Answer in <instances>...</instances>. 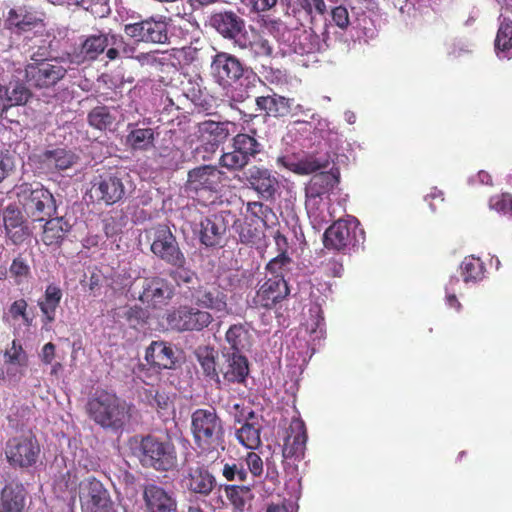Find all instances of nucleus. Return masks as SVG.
Wrapping results in <instances>:
<instances>
[{
    "label": "nucleus",
    "mask_w": 512,
    "mask_h": 512,
    "mask_svg": "<svg viewBox=\"0 0 512 512\" xmlns=\"http://www.w3.org/2000/svg\"><path fill=\"white\" fill-rule=\"evenodd\" d=\"M196 357L204 375L221 388L222 381L221 377H219V361L221 355L219 356L218 352L213 347L203 346L196 350Z\"/></svg>",
    "instance_id": "4c0bfd02"
},
{
    "label": "nucleus",
    "mask_w": 512,
    "mask_h": 512,
    "mask_svg": "<svg viewBox=\"0 0 512 512\" xmlns=\"http://www.w3.org/2000/svg\"><path fill=\"white\" fill-rule=\"evenodd\" d=\"M222 475L227 481L245 482L248 478V472L243 463H226L222 469Z\"/></svg>",
    "instance_id": "052dcab7"
},
{
    "label": "nucleus",
    "mask_w": 512,
    "mask_h": 512,
    "mask_svg": "<svg viewBox=\"0 0 512 512\" xmlns=\"http://www.w3.org/2000/svg\"><path fill=\"white\" fill-rule=\"evenodd\" d=\"M192 297L196 306L210 310L212 315L223 317L229 313L227 294L219 285H200L192 293Z\"/></svg>",
    "instance_id": "412c9836"
},
{
    "label": "nucleus",
    "mask_w": 512,
    "mask_h": 512,
    "mask_svg": "<svg viewBox=\"0 0 512 512\" xmlns=\"http://www.w3.org/2000/svg\"><path fill=\"white\" fill-rule=\"evenodd\" d=\"M126 193L123 179L115 174H105L97 177L91 187L92 197L111 205L120 201Z\"/></svg>",
    "instance_id": "bb28decb"
},
{
    "label": "nucleus",
    "mask_w": 512,
    "mask_h": 512,
    "mask_svg": "<svg viewBox=\"0 0 512 512\" xmlns=\"http://www.w3.org/2000/svg\"><path fill=\"white\" fill-rule=\"evenodd\" d=\"M226 341L236 353L251 346V334L244 324L232 325L226 332Z\"/></svg>",
    "instance_id": "de8ad7c7"
},
{
    "label": "nucleus",
    "mask_w": 512,
    "mask_h": 512,
    "mask_svg": "<svg viewBox=\"0 0 512 512\" xmlns=\"http://www.w3.org/2000/svg\"><path fill=\"white\" fill-rule=\"evenodd\" d=\"M142 499L145 512H177L175 494L155 483L143 486Z\"/></svg>",
    "instance_id": "a878e982"
},
{
    "label": "nucleus",
    "mask_w": 512,
    "mask_h": 512,
    "mask_svg": "<svg viewBox=\"0 0 512 512\" xmlns=\"http://www.w3.org/2000/svg\"><path fill=\"white\" fill-rule=\"evenodd\" d=\"M126 144L134 151H149L155 147L159 133L150 127H140L138 123L127 125Z\"/></svg>",
    "instance_id": "2f4dec72"
},
{
    "label": "nucleus",
    "mask_w": 512,
    "mask_h": 512,
    "mask_svg": "<svg viewBox=\"0 0 512 512\" xmlns=\"http://www.w3.org/2000/svg\"><path fill=\"white\" fill-rule=\"evenodd\" d=\"M133 454L145 468L158 472H168L177 466V453L174 445L167 440H161L148 435L135 442Z\"/></svg>",
    "instance_id": "39448f33"
},
{
    "label": "nucleus",
    "mask_w": 512,
    "mask_h": 512,
    "mask_svg": "<svg viewBox=\"0 0 512 512\" xmlns=\"http://www.w3.org/2000/svg\"><path fill=\"white\" fill-rule=\"evenodd\" d=\"M26 494L23 484L17 482L6 484L0 496V512H22Z\"/></svg>",
    "instance_id": "f704fd0d"
},
{
    "label": "nucleus",
    "mask_w": 512,
    "mask_h": 512,
    "mask_svg": "<svg viewBox=\"0 0 512 512\" xmlns=\"http://www.w3.org/2000/svg\"><path fill=\"white\" fill-rule=\"evenodd\" d=\"M39 445L31 436H18L8 440L5 454L8 462L14 467H29L36 463Z\"/></svg>",
    "instance_id": "aec40b11"
},
{
    "label": "nucleus",
    "mask_w": 512,
    "mask_h": 512,
    "mask_svg": "<svg viewBox=\"0 0 512 512\" xmlns=\"http://www.w3.org/2000/svg\"><path fill=\"white\" fill-rule=\"evenodd\" d=\"M180 487L198 497H209L217 488V480L208 467L200 462L186 460L180 472Z\"/></svg>",
    "instance_id": "1a4fd4ad"
},
{
    "label": "nucleus",
    "mask_w": 512,
    "mask_h": 512,
    "mask_svg": "<svg viewBox=\"0 0 512 512\" xmlns=\"http://www.w3.org/2000/svg\"><path fill=\"white\" fill-rule=\"evenodd\" d=\"M249 374L248 360L236 352H223L219 361V377L222 386L232 383L243 384Z\"/></svg>",
    "instance_id": "b1692460"
},
{
    "label": "nucleus",
    "mask_w": 512,
    "mask_h": 512,
    "mask_svg": "<svg viewBox=\"0 0 512 512\" xmlns=\"http://www.w3.org/2000/svg\"><path fill=\"white\" fill-rule=\"evenodd\" d=\"M332 20L337 27L342 30L351 27V21L348 10L344 6H337L331 11Z\"/></svg>",
    "instance_id": "774afa93"
},
{
    "label": "nucleus",
    "mask_w": 512,
    "mask_h": 512,
    "mask_svg": "<svg viewBox=\"0 0 512 512\" xmlns=\"http://www.w3.org/2000/svg\"><path fill=\"white\" fill-rule=\"evenodd\" d=\"M67 70L58 59L28 63L23 71L26 81L36 88H49L64 78Z\"/></svg>",
    "instance_id": "f3484780"
},
{
    "label": "nucleus",
    "mask_w": 512,
    "mask_h": 512,
    "mask_svg": "<svg viewBox=\"0 0 512 512\" xmlns=\"http://www.w3.org/2000/svg\"><path fill=\"white\" fill-rule=\"evenodd\" d=\"M123 45V37L111 31L90 34L82 41L77 57L80 61H94L106 51L109 60L120 57V47Z\"/></svg>",
    "instance_id": "9d476101"
},
{
    "label": "nucleus",
    "mask_w": 512,
    "mask_h": 512,
    "mask_svg": "<svg viewBox=\"0 0 512 512\" xmlns=\"http://www.w3.org/2000/svg\"><path fill=\"white\" fill-rule=\"evenodd\" d=\"M224 491L232 506V512H247L249 510L253 499L249 486L225 485Z\"/></svg>",
    "instance_id": "ea45409f"
},
{
    "label": "nucleus",
    "mask_w": 512,
    "mask_h": 512,
    "mask_svg": "<svg viewBox=\"0 0 512 512\" xmlns=\"http://www.w3.org/2000/svg\"><path fill=\"white\" fill-rule=\"evenodd\" d=\"M263 149L264 145L256 137L255 132L239 133L232 139V151L223 153L220 164L229 170H241Z\"/></svg>",
    "instance_id": "f8f14e48"
},
{
    "label": "nucleus",
    "mask_w": 512,
    "mask_h": 512,
    "mask_svg": "<svg viewBox=\"0 0 512 512\" xmlns=\"http://www.w3.org/2000/svg\"><path fill=\"white\" fill-rule=\"evenodd\" d=\"M22 71H16L8 83L0 84V118L9 109L25 105L32 97L31 90L20 78Z\"/></svg>",
    "instance_id": "5701e85b"
},
{
    "label": "nucleus",
    "mask_w": 512,
    "mask_h": 512,
    "mask_svg": "<svg viewBox=\"0 0 512 512\" xmlns=\"http://www.w3.org/2000/svg\"><path fill=\"white\" fill-rule=\"evenodd\" d=\"M229 122H216L207 120L198 125V138L201 143L197 150L203 149L213 154L220 144L224 143L230 135Z\"/></svg>",
    "instance_id": "cd10ccee"
},
{
    "label": "nucleus",
    "mask_w": 512,
    "mask_h": 512,
    "mask_svg": "<svg viewBox=\"0 0 512 512\" xmlns=\"http://www.w3.org/2000/svg\"><path fill=\"white\" fill-rule=\"evenodd\" d=\"M255 104L257 111L273 117H284L292 111V99L278 94L256 97Z\"/></svg>",
    "instance_id": "e433bc0d"
},
{
    "label": "nucleus",
    "mask_w": 512,
    "mask_h": 512,
    "mask_svg": "<svg viewBox=\"0 0 512 512\" xmlns=\"http://www.w3.org/2000/svg\"><path fill=\"white\" fill-rule=\"evenodd\" d=\"M146 361L159 369H172L176 355L170 345L163 341H153L146 349Z\"/></svg>",
    "instance_id": "c9c22d12"
},
{
    "label": "nucleus",
    "mask_w": 512,
    "mask_h": 512,
    "mask_svg": "<svg viewBox=\"0 0 512 512\" xmlns=\"http://www.w3.org/2000/svg\"><path fill=\"white\" fill-rule=\"evenodd\" d=\"M28 360L19 361H4L3 366L0 367V380L8 382L10 385L18 384L24 377Z\"/></svg>",
    "instance_id": "09e8293b"
},
{
    "label": "nucleus",
    "mask_w": 512,
    "mask_h": 512,
    "mask_svg": "<svg viewBox=\"0 0 512 512\" xmlns=\"http://www.w3.org/2000/svg\"><path fill=\"white\" fill-rule=\"evenodd\" d=\"M42 21L39 14L30 6H18L8 12L7 23L19 31H28Z\"/></svg>",
    "instance_id": "58836bf2"
},
{
    "label": "nucleus",
    "mask_w": 512,
    "mask_h": 512,
    "mask_svg": "<svg viewBox=\"0 0 512 512\" xmlns=\"http://www.w3.org/2000/svg\"><path fill=\"white\" fill-rule=\"evenodd\" d=\"M201 307L183 306L169 316L170 323L180 331H201L208 327L213 316Z\"/></svg>",
    "instance_id": "4be33fe9"
},
{
    "label": "nucleus",
    "mask_w": 512,
    "mask_h": 512,
    "mask_svg": "<svg viewBox=\"0 0 512 512\" xmlns=\"http://www.w3.org/2000/svg\"><path fill=\"white\" fill-rule=\"evenodd\" d=\"M79 498L81 512H117L109 491L94 477L81 482Z\"/></svg>",
    "instance_id": "ddd939ff"
},
{
    "label": "nucleus",
    "mask_w": 512,
    "mask_h": 512,
    "mask_svg": "<svg viewBox=\"0 0 512 512\" xmlns=\"http://www.w3.org/2000/svg\"><path fill=\"white\" fill-rule=\"evenodd\" d=\"M144 398L150 406L158 409L166 410L170 405V397L153 386L144 391Z\"/></svg>",
    "instance_id": "4d7b16f0"
},
{
    "label": "nucleus",
    "mask_w": 512,
    "mask_h": 512,
    "mask_svg": "<svg viewBox=\"0 0 512 512\" xmlns=\"http://www.w3.org/2000/svg\"><path fill=\"white\" fill-rule=\"evenodd\" d=\"M40 162L51 171H64L79 161V156L66 148H54L44 151L40 156Z\"/></svg>",
    "instance_id": "473e14b6"
},
{
    "label": "nucleus",
    "mask_w": 512,
    "mask_h": 512,
    "mask_svg": "<svg viewBox=\"0 0 512 512\" xmlns=\"http://www.w3.org/2000/svg\"><path fill=\"white\" fill-rule=\"evenodd\" d=\"M278 52L281 57L296 55H312L322 51L326 47V43L321 41L319 36L311 30H301L293 32L292 30L282 27L278 28Z\"/></svg>",
    "instance_id": "6e6552de"
},
{
    "label": "nucleus",
    "mask_w": 512,
    "mask_h": 512,
    "mask_svg": "<svg viewBox=\"0 0 512 512\" xmlns=\"http://www.w3.org/2000/svg\"><path fill=\"white\" fill-rule=\"evenodd\" d=\"M199 227L201 243L207 247L219 245L226 232L224 219L219 215H212L201 219Z\"/></svg>",
    "instance_id": "72a5a7b5"
},
{
    "label": "nucleus",
    "mask_w": 512,
    "mask_h": 512,
    "mask_svg": "<svg viewBox=\"0 0 512 512\" xmlns=\"http://www.w3.org/2000/svg\"><path fill=\"white\" fill-rule=\"evenodd\" d=\"M512 22L504 19L495 39V52L499 59L512 57Z\"/></svg>",
    "instance_id": "37998d69"
},
{
    "label": "nucleus",
    "mask_w": 512,
    "mask_h": 512,
    "mask_svg": "<svg viewBox=\"0 0 512 512\" xmlns=\"http://www.w3.org/2000/svg\"><path fill=\"white\" fill-rule=\"evenodd\" d=\"M485 270L484 263L473 255L465 257L460 265V274L466 284H475L483 280Z\"/></svg>",
    "instance_id": "c03bdc74"
},
{
    "label": "nucleus",
    "mask_w": 512,
    "mask_h": 512,
    "mask_svg": "<svg viewBox=\"0 0 512 512\" xmlns=\"http://www.w3.org/2000/svg\"><path fill=\"white\" fill-rule=\"evenodd\" d=\"M226 412L234 419L237 423H242L247 420L256 418L254 411H245L243 403L229 401L224 406Z\"/></svg>",
    "instance_id": "bf43d9fd"
},
{
    "label": "nucleus",
    "mask_w": 512,
    "mask_h": 512,
    "mask_svg": "<svg viewBox=\"0 0 512 512\" xmlns=\"http://www.w3.org/2000/svg\"><path fill=\"white\" fill-rule=\"evenodd\" d=\"M351 29L355 31L358 39L368 41L377 35L375 21L365 12L356 13L351 21Z\"/></svg>",
    "instance_id": "49530a36"
},
{
    "label": "nucleus",
    "mask_w": 512,
    "mask_h": 512,
    "mask_svg": "<svg viewBox=\"0 0 512 512\" xmlns=\"http://www.w3.org/2000/svg\"><path fill=\"white\" fill-rule=\"evenodd\" d=\"M133 406L114 393L97 391L87 403L89 417L104 429L118 431L132 417Z\"/></svg>",
    "instance_id": "20e7f679"
},
{
    "label": "nucleus",
    "mask_w": 512,
    "mask_h": 512,
    "mask_svg": "<svg viewBox=\"0 0 512 512\" xmlns=\"http://www.w3.org/2000/svg\"><path fill=\"white\" fill-rule=\"evenodd\" d=\"M291 266V258L285 253H281L267 263L266 271L271 278L285 279L286 274L291 270Z\"/></svg>",
    "instance_id": "603ef678"
},
{
    "label": "nucleus",
    "mask_w": 512,
    "mask_h": 512,
    "mask_svg": "<svg viewBox=\"0 0 512 512\" xmlns=\"http://www.w3.org/2000/svg\"><path fill=\"white\" fill-rule=\"evenodd\" d=\"M125 34L138 42L166 44L169 42L168 22L165 17H149L145 20L126 24Z\"/></svg>",
    "instance_id": "2eb2a0df"
},
{
    "label": "nucleus",
    "mask_w": 512,
    "mask_h": 512,
    "mask_svg": "<svg viewBox=\"0 0 512 512\" xmlns=\"http://www.w3.org/2000/svg\"><path fill=\"white\" fill-rule=\"evenodd\" d=\"M27 302L24 299L14 301L10 308L9 314L13 319L21 317L25 325H31L32 319L27 314Z\"/></svg>",
    "instance_id": "0e129e2a"
},
{
    "label": "nucleus",
    "mask_w": 512,
    "mask_h": 512,
    "mask_svg": "<svg viewBox=\"0 0 512 512\" xmlns=\"http://www.w3.org/2000/svg\"><path fill=\"white\" fill-rule=\"evenodd\" d=\"M261 426L255 419L242 422V426L236 431L238 441L249 449H256L260 443Z\"/></svg>",
    "instance_id": "a18cd8bd"
},
{
    "label": "nucleus",
    "mask_w": 512,
    "mask_h": 512,
    "mask_svg": "<svg viewBox=\"0 0 512 512\" xmlns=\"http://www.w3.org/2000/svg\"><path fill=\"white\" fill-rule=\"evenodd\" d=\"M2 218L5 230H11V228H17L24 224L21 211L12 205H9L4 209Z\"/></svg>",
    "instance_id": "680f3d73"
},
{
    "label": "nucleus",
    "mask_w": 512,
    "mask_h": 512,
    "mask_svg": "<svg viewBox=\"0 0 512 512\" xmlns=\"http://www.w3.org/2000/svg\"><path fill=\"white\" fill-rule=\"evenodd\" d=\"M211 74L215 81L222 87L239 85L242 88H234L231 99L243 102L250 97L251 85L259 80L257 75L246 67L235 55L227 52H217L211 62Z\"/></svg>",
    "instance_id": "f03ea898"
},
{
    "label": "nucleus",
    "mask_w": 512,
    "mask_h": 512,
    "mask_svg": "<svg viewBox=\"0 0 512 512\" xmlns=\"http://www.w3.org/2000/svg\"><path fill=\"white\" fill-rule=\"evenodd\" d=\"M118 315L124 318L133 327L144 322L148 317L147 311L138 305L126 306L120 310Z\"/></svg>",
    "instance_id": "6e6d98bb"
},
{
    "label": "nucleus",
    "mask_w": 512,
    "mask_h": 512,
    "mask_svg": "<svg viewBox=\"0 0 512 512\" xmlns=\"http://www.w3.org/2000/svg\"><path fill=\"white\" fill-rule=\"evenodd\" d=\"M446 52L448 56L457 58L471 52V44L463 39H454L446 44Z\"/></svg>",
    "instance_id": "e2e57ef3"
},
{
    "label": "nucleus",
    "mask_w": 512,
    "mask_h": 512,
    "mask_svg": "<svg viewBox=\"0 0 512 512\" xmlns=\"http://www.w3.org/2000/svg\"><path fill=\"white\" fill-rule=\"evenodd\" d=\"M247 211L262 221L265 226L274 223L276 216L273 210L262 202L253 201L247 203Z\"/></svg>",
    "instance_id": "5fc2aeb1"
},
{
    "label": "nucleus",
    "mask_w": 512,
    "mask_h": 512,
    "mask_svg": "<svg viewBox=\"0 0 512 512\" xmlns=\"http://www.w3.org/2000/svg\"><path fill=\"white\" fill-rule=\"evenodd\" d=\"M116 120L112 110L107 106H98L88 114V122L91 126L99 130H105Z\"/></svg>",
    "instance_id": "8fccbe9b"
},
{
    "label": "nucleus",
    "mask_w": 512,
    "mask_h": 512,
    "mask_svg": "<svg viewBox=\"0 0 512 512\" xmlns=\"http://www.w3.org/2000/svg\"><path fill=\"white\" fill-rule=\"evenodd\" d=\"M339 184V171L330 169L314 175L305 187V207L313 226L321 227L332 220L330 192Z\"/></svg>",
    "instance_id": "7ed1b4c3"
},
{
    "label": "nucleus",
    "mask_w": 512,
    "mask_h": 512,
    "mask_svg": "<svg viewBox=\"0 0 512 512\" xmlns=\"http://www.w3.org/2000/svg\"><path fill=\"white\" fill-rule=\"evenodd\" d=\"M191 432L200 456L210 462L221 457L226 449L225 429L214 408H199L192 413Z\"/></svg>",
    "instance_id": "f257e3e1"
},
{
    "label": "nucleus",
    "mask_w": 512,
    "mask_h": 512,
    "mask_svg": "<svg viewBox=\"0 0 512 512\" xmlns=\"http://www.w3.org/2000/svg\"><path fill=\"white\" fill-rule=\"evenodd\" d=\"M306 441L307 434L304 422L299 418H293L284 441L283 456L285 458H302Z\"/></svg>",
    "instance_id": "7c9ffc66"
},
{
    "label": "nucleus",
    "mask_w": 512,
    "mask_h": 512,
    "mask_svg": "<svg viewBox=\"0 0 512 512\" xmlns=\"http://www.w3.org/2000/svg\"><path fill=\"white\" fill-rule=\"evenodd\" d=\"M244 175L249 187L256 191L261 198L265 200L274 198L279 188V182L271 171L266 168L252 166L244 172Z\"/></svg>",
    "instance_id": "c756f323"
},
{
    "label": "nucleus",
    "mask_w": 512,
    "mask_h": 512,
    "mask_svg": "<svg viewBox=\"0 0 512 512\" xmlns=\"http://www.w3.org/2000/svg\"><path fill=\"white\" fill-rule=\"evenodd\" d=\"M277 165L298 175H309L329 168L326 155L309 153L303 150L285 151L277 158Z\"/></svg>",
    "instance_id": "4468645a"
},
{
    "label": "nucleus",
    "mask_w": 512,
    "mask_h": 512,
    "mask_svg": "<svg viewBox=\"0 0 512 512\" xmlns=\"http://www.w3.org/2000/svg\"><path fill=\"white\" fill-rule=\"evenodd\" d=\"M222 172L212 165H201L188 172L186 192L204 206L214 204L218 198Z\"/></svg>",
    "instance_id": "423d86ee"
},
{
    "label": "nucleus",
    "mask_w": 512,
    "mask_h": 512,
    "mask_svg": "<svg viewBox=\"0 0 512 512\" xmlns=\"http://www.w3.org/2000/svg\"><path fill=\"white\" fill-rule=\"evenodd\" d=\"M294 10H302L310 17L314 14L323 15L326 12L324 0H287Z\"/></svg>",
    "instance_id": "864d4df0"
},
{
    "label": "nucleus",
    "mask_w": 512,
    "mask_h": 512,
    "mask_svg": "<svg viewBox=\"0 0 512 512\" xmlns=\"http://www.w3.org/2000/svg\"><path fill=\"white\" fill-rule=\"evenodd\" d=\"M9 273L14 278L16 284L20 285L26 282L30 276V267L25 259L17 257L13 260Z\"/></svg>",
    "instance_id": "13d9d810"
},
{
    "label": "nucleus",
    "mask_w": 512,
    "mask_h": 512,
    "mask_svg": "<svg viewBox=\"0 0 512 512\" xmlns=\"http://www.w3.org/2000/svg\"><path fill=\"white\" fill-rule=\"evenodd\" d=\"M61 299V289L54 284H49L46 287L44 299L38 302L40 310L47 322L50 323L55 320L56 309L59 306Z\"/></svg>",
    "instance_id": "79ce46f5"
},
{
    "label": "nucleus",
    "mask_w": 512,
    "mask_h": 512,
    "mask_svg": "<svg viewBox=\"0 0 512 512\" xmlns=\"http://www.w3.org/2000/svg\"><path fill=\"white\" fill-rule=\"evenodd\" d=\"M278 34L273 36V40H269L264 36L259 35L254 29H249L247 34L238 44V48L246 51L254 58L259 57H278V43L276 39Z\"/></svg>",
    "instance_id": "c85d7f7f"
},
{
    "label": "nucleus",
    "mask_w": 512,
    "mask_h": 512,
    "mask_svg": "<svg viewBox=\"0 0 512 512\" xmlns=\"http://www.w3.org/2000/svg\"><path fill=\"white\" fill-rule=\"evenodd\" d=\"M16 194L25 213L34 221H44L56 214L54 196L40 183H24L17 187Z\"/></svg>",
    "instance_id": "0eeeda50"
},
{
    "label": "nucleus",
    "mask_w": 512,
    "mask_h": 512,
    "mask_svg": "<svg viewBox=\"0 0 512 512\" xmlns=\"http://www.w3.org/2000/svg\"><path fill=\"white\" fill-rule=\"evenodd\" d=\"M152 253L171 266L186 264V258L181 251L176 237L166 225H159L152 231Z\"/></svg>",
    "instance_id": "dca6fc26"
},
{
    "label": "nucleus",
    "mask_w": 512,
    "mask_h": 512,
    "mask_svg": "<svg viewBox=\"0 0 512 512\" xmlns=\"http://www.w3.org/2000/svg\"><path fill=\"white\" fill-rule=\"evenodd\" d=\"M309 315L310 319L305 323L306 333H309L313 337V340L322 338L324 335V317L320 306H311Z\"/></svg>",
    "instance_id": "3c124183"
},
{
    "label": "nucleus",
    "mask_w": 512,
    "mask_h": 512,
    "mask_svg": "<svg viewBox=\"0 0 512 512\" xmlns=\"http://www.w3.org/2000/svg\"><path fill=\"white\" fill-rule=\"evenodd\" d=\"M138 299L147 307L162 309L175 295L174 285L160 276L147 277L142 280Z\"/></svg>",
    "instance_id": "a211bd4d"
},
{
    "label": "nucleus",
    "mask_w": 512,
    "mask_h": 512,
    "mask_svg": "<svg viewBox=\"0 0 512 512\" xmlns=\"http://www.w3.org/2000/svg\"><path fill=\"white\" fill-rule=\"evenodd\" d=\"M208 23L224 39L231 41L235 47L249 30L246 28L244 19L233 11L214 12L209 16Z\"/></svg>",
    "instance_id": "6ab92c4d"
},
{
    "label": "nucleus",
    "mask_w": 512,
    "mask_h": 512,
    "mask_svg": "<svg viewBox=\"0 0 512 512\" xmlns=\"http://www.w3.org/2000/svg\"><path fill=\"white\" fill-rule=\"evenodd\" d=\"M312 118L317 119V122L314 126L315 132L319 134V137H321L324 141L331 142V136L333 134H337L335 128L330 127V122L327 119L317 118L315 114L312 115Z\"/></svg>",
    "instance_id": "69168bd1"
},
{
    "label": "nucleus",
    "mask_w": 512,
    "mask_h": 512,
    "mask_svg": "<svg viewBox=\"0 0 512 512\" xmlns=\"http://www.w3.org/2000/svg\"><path fill=\"white\" fill-rule=\"evenodd\" d=\"M290 293L287 281L282 278L268 277L259 285L252 299L254 307L271 309L283 301Z\"/></svg>",
    "instance_id": "393cba45"
},
{
    "label": "nucleus",
    "mask_w": 512,
    "mask_h": 512,
    "mask_svg": "<svg viewBox=\"0 0 512 512\" xmlns=\"http://www.w3.org/2000/svg\"><path fill=\"white\" fill-rule=\"evenodd\" d=\"M365 232L355 217L335 221L324 233V245L328 249L344 251L363 243Z\"/></svg>",
    "instance_id": "9b49d317"
},
{
    "label": "nucleus",
    "mask_w": 512,
    "mask_h": 512,
    "mask_svg": "<svg viewBox=\"0 0 512 512\" xmlns=\"http://www.w3.org/2000/svg\"><path fill=\"white\" fill-rule=\"evenodd\" d=\"M70 224L64 219V217H50L46 221L42 234V241L45 245H57L70 231Z\"/></svg>",
    "instance_id": "a19ab883"
},
{
    "label": "nucleus",
    "mask_w": 512,
    "mask_h": 512,
    "mask_svg": "<svg viewBox=\"0 0 512 512\" xmlns=\"http://www.w3.org/2000/svg\"><path fill=\"white\" fill-rule=\"evenodd\" d=\"M246 470H249L253 477H259L263 473V461L255 452H248L245 457Z\"/></svg>",
    "instance_id": "338daca9"
}]
</instances>
